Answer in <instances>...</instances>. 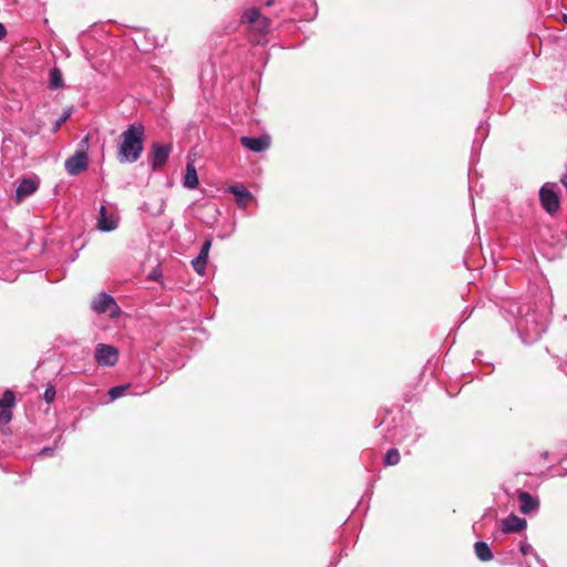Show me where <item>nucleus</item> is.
<instances>
[{
    "label": "nucleus",
    "instance_id": "31",
    "mask_svg": "<svg viewBox=\"0 0 567 567\" xmlns=\"http://www.w3.org/2000/svg\"><path fill=\"white\" fill-rule=\"evenodd\" d=\"M272 3H274V0H268L265 4L269 7V6H271Z\"/></svg>",
    "mask_w": 567,
    "mask_h": 567
},
{
    "label": "nucleus",
    "instance_id": "7",
    "mask_svg": "<svg viewBox=\"0 0 567 567\" xmlns=\"http://www.w3.org/2000/svg\"><path fill=\"white\" fill-rule=\"evenodd\" d=\"M96 226L103 233L115 230L118 226V217L115 214H107L106 207L101 206Z\"/></svg>",
    "mask_w": 567,
    "mask_h": 567
},
{
    "label": "nucleus",
    "instance_id": "22",
    "mask_svg": "<svg viewBox=\"0 0 567 567\" xmlns=\"http://www.w3.org/2000/svg\"><path fill=\"white\" fill-rule=\"evenodd\" d=\"M55 388L52 384H49L44 391L43 399L47 403H52L55 399Z\"/></svg>",
    "mask_w": 567,
    "mask_h": 567
},
{
    "label": "nucleus",
    "instance_id": "18",
    "mask_svg": "<svg viewBox=\"0 0 567 567\" xmlns=\"http://www.w3.org/2000/svg\"><path fill=\"white\" fill-rule=\"evenodd\" d=\"M16 404V395L13 391L7 390L4 391L2 398L0 399V408L3 410H8Z\"/></svg>",
    "mask_w": 567,
    "mask_h": 567
},
{
    "label": "nucleus",
    "instance_id": "8",
    "mask_svg": "<svg viewBox=\"0 0 567 567\" xmlns=\"http://www.w3.org/2000/svg\"><path fill=\"white\" fill-rule=\"evenodd\" d=\"M210 247H212V239H206L203 243V246L200 248L198 256L192 260V266H193L194 270L200 276L205 275Z\"/></svg>",
    "mask_w": 567,
    "mask_h": 567
},
{
    "label": "nucleus",
    "instance_id": "17",
    "mask_svg": "<svg viewBox=\"0 0 567 567\" xmlns=\"http://www.w3.org/2000/svg\"><path fill=\"white\" fill-rule=\"evenodd\" d=\"M260 17V12L257 8H249L244 12L241 22H246L251 25L255 24V22L259 20Z\"/></svg>",
    "mask_w": 567,
    "mask_h": 567
},
{
    "label": "nucleus",
    "instance_id": "4",
    "mask_svg": "<svg viewBox=\"0 0 567 567\" xmlns=\"http://www.w3.org/2000/svg\"><path fill=\"white\" fill-rule=\"evenodd\" d=\"M555 188L556 184H545L539 190L540 204L548 214H554L559 209V197Z\"/></svg>",
    "mask_w": 567,
    "mask_h": 567
},
{
    "label": "nucleus",
    "instance_id": "23",
    "mask_svg": "<svg viewBox=\"0 0 567 567\" xmlns=\"http://www.w3.org/2000/svg\"><path fill=\"white\" fill-rule=\"evenodd\" d=\"M519 550L523 555H534L535 558L537 560H539V556L537 555V553L534 550V548L532 547V545H529L527 542H523L519 546Z\"/></svg>",
    "mask_w": 567,
    "mask_h": 567
},
{
    "label": "nucleus",
    "instance_id": "32",
    "mask_svg": "<svg viewBox=\"0 0 567 567\" xmlns=\"http://www.w3.org/2000/svg\"><path fill=\"white\" fill-rule=\"evenodd\" d=\"M483 127H484V124H483V123H481V124L478 125L477 130H478V131H481Z\"/></svg>",
    "mask_w": 567,
    "mask_h": 567
},
{
    "label": "nucleus",
    "instance_id": "2",
    "mask_svg": "<svg viewBox=\"0 0 567 567\" xmlns=\"http://www.w3.org/2000/svg\"><path fill=\"white\" fill-rule=\"evenodd\" d=\"M87 143L89 136H85L81 142L82 148L66 158L64 167L69 175L75 176L87 168L89 157L84 151V147L87 145Z\"/></svg>",
    "mask_w": 567,
    "mask_h": 567
},
{
    "label": "nucleus",
    "instance_id": "14",
    "mask_svg": "<svg viewBox=\"0 0 567 567\" xmlns=\"http://www.w3.org/2000/svg\"><path fill=\"white\" fill-rule=\"evenodd\" d=\"M183 186L187 189H195L198 186L197 171L193 163L186 165V174L183 179Z\"/></svg>",
    "mask_w": 567,
    "mask_h": 567
},
{
    "label": "nucleus",
    "instance_id": "19",
    "mask_svg": "<svg viewBox=\"0 0 567 567\" xmlns=\"http://www.w3.org/2000/svg\"><path fill=\"white\" fill-rule=\"evenodd\" d=\"M384 465L392 466L400 462V453L396 449H390L384 456Z\"/></svg>",
    "mask_w": 567,
    "mask_h": 567
},
{
    "label": "nucleus",
    "instance_id": "25",
    "mask_svg": "<svg viewBox=\"0 0 567 567\" xmlns=\"http://www.w3.org/2000/svg\"><path fill=\"white\" fill-rule=\"evenodd\" d=\"M12 414L8 410H3L0 412V424H7L10 422Z\"/></svg>",
    "mask_w": 567,
    "mask_h": 567
},
{
    "label": "nucleus",
    "instance_id": "28",
    "mask_svg": "<svg viewBox=\"0 0 567 567\" xmlns=\"http://www.w3.org/2000/svg\"><path fill=\"white\" fill-rule=\"evenodd\" d=\"M68 117H69V114H68V113H66V114H64V115H63V116H62V117L56 122V124H55V130H58V128L61 126V124H62L64 121H66V118H68Z\"/></svg>",
    "mask_w": 567,
    "mask_h": 567
},
{
    "label": "nucleus",
    "instance_id": "5",
    "mask_svg": "<svg viewBox=\"0 0 567 567\" xmlns=\"http://www.w3.org/2000/svg\"><path fill=\"white\" fill-rule=\"evenodd\" d=\"M94 359L99 365L114 367L118 361V351L113 346L99 343L94 350Z\"/></svg>",
    "mask_w": 567,
    "mask_h": 567
},
{
    "label": "nucleus",
    "instance_id": "26",
    "mask_svg": "<svg viewBox=\"0 0 567 567\" xmlns=\"http://www.w3.org/2000/svg\"><path fill=\"white\" fill-rule=\"evenodd\" d=\"M53 451H54L53 447L45 446V447H43L40 451L39 455H41V456H51L53 454Z\"/></svg>",
    "mask_w": 567,
    "mask_h": 567
},
{
    "label": "nucleus",
    "instance_id": "33",
    "mask_svg": "<svg viewBox=\"0 0 567 567\" xmlns=\"http://www.w3.org/2000/svg\"><path fill=\"white\" fill-rule=\"evenodd\" d=\"M564 21L567 22V16H564Z\"/></svg>",
    "mask_w": 567,
    "mask_h": 567
},
{
    "label": "nucleus",
    "instance_id": "12",
    "mask_svg": "<svg viewBox=\"0 0 567 567\" xmlns=\"http://www.w3.org/2000/svg\"><path fill=\"white\" fill-rule=\"evenodd\" d=\"M520 513L528 515L539 507V499L528 492H519L517 495Z\"/></svg>",
    "mask_w": 567,
    "mask_h": 567
},
{
    "label": "nucleus",
    "instance_id": "6",
    "mask_svg": "<svg viewBox=\"0 0 567 567\" xmlns=\"http://www.w3.org/2000/svg\"><path fill=\"white\" fill-rule=\"evenodd\" d=\"M172 146L169 144L153 143L150 164L153 171H159L167 162Z\"/></svg>",
    "mask_w": 567,
    "mask_h": 567
},
{
    "label": "nucleus",
    "instance_id": "1",
    "mask_svg": "<svg viewBox=\"0 0 567 567\" xmlns=\"http://www.w3.org/2000/svg\"><path fill=\"white\" fill-rule=\"evenodd\" d=\"M118 159L121 163H135L142 155L145 142V127L140 123L127 126L121 133Z\"/></svg>",
    "mask_w": 567,
    "mask_h": 567
},
{
    "label": "nucleus",
    "instance_id": "20",
    "mask_svg": "<svg viewBox=\"0 0 567 567\" xmlns=\"http://www.w3.org/2000/svg\"><path fill=\"white\" fill-rule=\"evenodd\" d=\"M270 21L266 17H260L259 20L251 24L254 30H257L259 33H266L269 29Z\"/></svg>",
    "mask_w": 567,
    "mask_h": 567
},
{
    "label": "nucleus",
    "instance_id": "30",
    "mask_svg": "<svg viewBox=\"0 0 567 567\" xmlns=\"http://www.w3.org/2000/svg\"><path fill=\"white\" fill-rule=\"evenodd\" d=\"M548 455H549V454H548V452H543V453H542V457H543L544 460H547V458H548Z\"/></svg>",
    "mask_w": 567,
    "mask_h": 567
},
{
    "label": "nucleus",
    "instance_id": "27",
    "mask_svg": "<svg viewBox=\"0 0 567 567\" xmlns=\"http://www.w3.org/2000/svg\"><path fill=\"white\" fill-rule=\"evenodd\" d=\"M6 35H7V29L2 23H0V41L2 39H4Z\"/></svg>",
    "mask_w": 567,
    "mask_h": 567
},
{
    "label": "nucleus",
    "instance_id": "21",
    "mask_svg": "<svg viewBox=\"0 0 567 567\" xmlns=\"http://www.w3.org/2000/svg\"><path fill=\"white\" fill-rule=\"evenodd\" d=\"M127 389H128V385H117V386L112 388L109 391L110 399L116 400V399L121 398L127 391Z\"/></svg>",
    "mask_w": 567,
    "mask_h": 567
},
{
    "label": "nucleus",
    "instance_id": "13",
    "mask_svg": "<svg viewBox=\"0 0 567 567\" xmlns=\"http://www.w3.org/2000/svg\"><path fill=\"white\" fill-rule=\"evenodd\" d=\"M228 192L235 196L237 205L241 208H245L252 199V194L243 185L229 186Z\"/></svg>",
    "mask_w": 567,
    "mask_h": 567
},
{
    "label": "nucleus",
    "instance_id": "24",
    "mask_svg": "<svg viewBox=\"0 0 567 567\" xmlns=\"http://www.w3.org/2000/svg\"><path fill=\"white\" fill-rule=\"evenodd\" d=\"M509 311H511L514 316H518V317H523V316H524L523 310H522V308H520V307H518V308H517V311H516V312H514L512 309H511ZM527 321H528V320H527V318H522V319L519 320V322L517 323L518 329H523V328H524V326L527 323Z\"/></svg>",
    "mask_w": 567,
    "mask_h": 567
},
{
    "label": "nucleus",
    "instance_id": "16",
    "mask_svg": "<svg viewBox=\"0 0 567 567\" xmlns=\"http://www.w3.org/2000/svg\"><path fill=\"white\" fill-rule=\"evenodd\" d=\"M63 86V76L59 68H52L50 70V87L60 89Z\"/></svg>",
    "mask_w": 567,
    "mask_h": 567
},
{
    "label": "nucleus",
    "instance_id": "3",
    "mask_svg": "<svg viewBox=\"0 0 567 567\" xmlns=\"http://www.w3.org/2000/svg\"><path fill=\"white\" fill-rule=\"evenodd\" d=\"M91 308L97 313L109 312L110 317L112 318H116L121 313V309L117 306L115 299L107 292H100L96 297H94Z\"/></svg>",
    "mask_w": 567,
    "mask_h": 567
},
{
    "label": "nucleus",
    "instance_id": "9",
    "mask_svg": "<svg viewBox=\"0 0 567 567\" xmlns=\"http://www.w3.org/2000/svg\"><path fill=\"white\" fill-rule=\"evenodd\" d=\"M527 527V522L525 518H520L515 514L508 515L506 518L502 520L501 530L504 534L518 533L524 530Z\"/></svg>",
    "mask_w": 567,
    "mask_h": 567
},
{
    "label": "nucleus",
    "instance_id": "10",
    "mask_svg": "<svg viewBox=\"0 0 567 567\" xmlns=\"http://www.w3.org/2000/svg\"><path fill=\"white\" fill-rule=\"evenodd\" d=\"M240 143L246 148L260 153L266 151L270 145V138L266 135L257 136V137H250V136H243L240 138Z\"/></svg>",
    "mask_w": 567,
    "mask_h": 567
},
{
    "label": "nucleus",
    "instance_id": "11",
    "mask_svg": "<svg viewBox=\"0 0 567 567\" xmlns=\"http://www.w3.org/2000/svg\"><path fill=\"white\" fill-rule=\"evenodd\" d=\"M39 187V179L37 177L23 178L17 187L16 199L22 202L25 197L32 195Z\"/></svg>",
    "mask_w": 567,
    "mask_h": 567
},
{
    "label": "nucleus",
    "instance_id": "29",
    "mask_svg": "<svg viewBox=\"0 0 567 567\" xmlns=\"http://www.w3.org/2000/svg\"><path fill=\"white\" fill-rule=\"evenodd\" d=\"M561 184L567 188V173L560 178Z\"/></svg>",
    "mask_w": 567,
    "mask_h": 567
},
{
    "label": "nucleus",
    "instance_id": "15",
    "mask_svg": "<svg viewBox=\"0 0 567 567\" xmlns=\"http://www.w3.org/2000/svg\"><path fill=\"white\" fill-rule=\"evenodd\" d=\"M474 553L481 561H489L493 558V553L486 542L478 540L474 544Z\"/></svg>",
    "mask_w": 567,
    "mask_h": 567
}]
</instances>
